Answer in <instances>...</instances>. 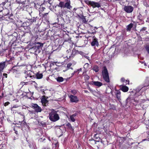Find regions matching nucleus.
I'll return each instance as SVG.
<instances>
[{
    "instance_id": "6e6d98bb",
    "label": "nucleus",
    "mask_w": 149,
    "mask_h": 149,
    "mask_svg": "<svg viewBox=\"0 0 149 149\" xmlns=\"http://www.w3.org/2000/svg\"><path fill=\"white\" fill-rule=\"evenodd\" d=\"M71 68V69H73V68Z\"/></svg>"
},
{
    "instance_id": "c9c22d12",
    "label": "nucleus",
    "mask_w": 149,
    "mask_h": 149,
    "mask_svg": "<svg viewBox=\"0 0 149 149\" xmlns=\"http://www.w3.org/2000/svg\"><path fill=\"white\" fill-rule=\"evenodd\" d=\"M142 16L140 14H139V15L138 16V19H139L140 20H142Z\"/></svg>"
},
{
    "instance_id": "423d86ee",
    "label": "nucleus",
    "mask_w": 149,
    "mask_h": 149,
    "mask_svg": "<svg viewBox=\"0 0 149 149\" xmlns=\"http://www.w3.org/2000/svg\"><path fill=\"white\" fill-rule=\"evenodd\" d=\"M32 106L35 109L36 111L37 112H40L42 111L41 108L39 107L37 104H32Z\"/></svg>"
},
{
    "instance_id": "f704fd0d",
    "label": "nucleus",
    "mask_w": 149,
    "mask_h": 149,
    "mask_svg": "<svg viewBox=\"0 0 149 149\" xmlns=\"http://www.w3.org/2000/svg\"><path fill=\"white\" fill-rule=\"evenodd\" d=\"M146 48V50L148 52V53L149 54V45L147 46Z\"/></svg>"
},
{
    "instance_id": "9d476101",
    "label": "nucleus",
    "mask_w": 149,
    "mask_h": 149,
    "mask_svg": "<svg viewBox=\"0 0 149 149\" xmlns=\"http://www.w3.org/2000/svg\"><path fill=\"white\" fill-rule=\"evenodd\" d=\"M5 63V62H4L0 63V72H1L4 69Z\"/></svg>"
},
{
    "instance_id": "a878e982",
    "label": "nucleus",
    "mask_w": 149,
    "mask_h": 149,
    "mask_svg": "<svg viewBox=\"0 0 149 149\" xmlns=\"http://www.w3.org/2000/svg\"><path fill=\"white\" fill-rule=\"evenodd\" d=\"M37 17H33V18H31L30 19V21L31 22H36V19Z\"/></svg>"
},
{
    "instance_id": "bf43d9fd",
    "label": "nucleus",
    "mask_w": 149,
    "mask_h": 149,
    "mask_svg": "<svg viewBox=\"0 0 149 149\" xmlns=\"http://www.w3.org/2000/svg\"><path fill=\"white\" fill-rule=\"evenodd\" d=\"M25 78H27V77H26Z\"/></svg>"
},
{
    "instance_id": "72a5a7b5",
    "label": "nucleus",
    "mask_w": 149,
    "mask_h": 149,
    "mask_svg": "<svg viewBox=\"0 0 149 149\" xmlns=\"http://www.w3.org/2000/svg\"><path fill=\"white\" fill-rule=\"evenodd\" d=\"M72 65V63H69L67 64V67L68 69L70 68V67Z\"/></svg>"
},
{
    "instance_id": "603ef678",
    "label": "nucleus",
    "mask_w": 149,
    "mask_h": 149,
    "mask_svg": "<svg viewBox=\"0 0 149 149\" xmlns=\"http://www.w3.org/2000/svg\"><path fill=\"white\" fill-rule=\"evenodd\" d=\"M74 74V73H73L72 74V75H73Z\"/></svg>"
},
{
    "instance_id": "c756f323",
    "label": "nucleus",
    "mask_w": 149,
    "mask_h": 149,
    "mask_svg": "<svg viewBox=\"0 0 149 149\" xmlns=\"http://www.w3.org/2000/svg\"><path fill=\"white\" fill-rule=\"evenodd\" d=\"M77 52H78V50H76L75 49H73L72 51V54L71 55H75Z\"/></svg>"
},
{
    "instance_id": "49530a36",
    "label": "nucleus",
    "mask_w": 149,
    "mask_h": 149,
    "mask_svg": "<svg viewBox=\"0 0 149 149\" xmlns=\"http://www.w3.org/2000/svg\"><path fill=\"white\" fill-rule=\"evenodd\" d=\"M82 70V69L81 68H80L79 69L77 70L78 71H81Z\"/></svg>"
},
{
    "instance_id": "13d9d810",
    "label": "nucleus",
    "mask_w": 149,
    "mask_h": 149,
    "mask_svg": "<svg viewBox=\"0 0 149 149\" xmlns=\"http://www.w3.org/2000/svg\"><path fill=\"white\" fill-rule=\"evenodd\" d=\"M34 149H37L36 148H34Z\"/></svg>"
},
{
    "instance_id": "6e6552de",
    "label": "nucleus",
    "mask_w": 149,
    "mask_h": 149,
    "mask_svg": "<svg viewBox=\"0 0 149 149\" xmlns=\"http://www.w3.org/2000/svg\"><path fill=\"white\" fill-rule=\"evenodd\" d=\"M72 8L70 5V1L69 0H67L66 2L64 3V8H66L68 9H70Z\"/></svg>"
},
{
    "instance_id": "37998d69",
    "label": "nucleus",
    "mask_w": 149,
    "mask_h": 149,
    "mask_svg": "<svg viewBox=\"0 0 149 149\" xmlns=\"http://www.w3.org/2000/svg\"><path fill=\"white\" fill-rule=\"evenodd\" d=\"M126 82L127 84H129V80H126Z\"/></svg>"
},
{
    "instance_id": "5fc2aeb1",
    "label": "nucleus",
    "mask_w": 149,
    "mask_h": 149,
    "mask_svg": "<svg viewBox=\"0 0 149 149\" xmlns=\"http://www.w3.org/2000/svg\"><path fill=\"white\" fill-rule=\"evenodd\" d=\"M82 53L83 52H80V53Z\"/></svg>"
},
{
    "instance_id": "4be33fe9",
    "label": "nucleus",
    "mask_w": 149,
    "mask_h": 149,
    "mask_svg": "<svg viewBox=\"0 0 149 149\" xmlns=\"http://www.w3.org/2000/svg\"><path fill=\"white\" fill-rule=\"evenodd\" d=\"M56 80L58 82H61L63 81V78L62 77H58L56 79Z\"/></svg>"
},
{
    "instance_id": "b1692460",
    "label": "nucleus",
    "mask_w": 149,
    "mask_h": 149,
    "mask_svg": "<svg viewBox=\"0 0 149 149\" xmlns=\"http://www.w3.org/2000/svg\"><path fill=\"white\" fill-rule=\"evenodd\" d=\"M42 74L41 73H38L36 74V77L38 79H41L42 77Z\"/></svg>"
},
{
    "instance_id": "393cba45",
    "label": "nucleus",
    "mask_w": 149,
    "mask_h": 149,
    "mask_svg": "<svg viewBox=\"0 0 149 149\" xmlns=\"http://www.w3.org/2000/svg\"><path fill=\"white\" fill-rule=\"evenodd\" d=\"M66 126H68V127L70 130H74L73 128L72 127L71 124L70 123H68L66 124Z\"/></svg>"
},
{
    "instance_id": "473e14b6",
    "label": "nucleus",
    "mask_w": 149,
    "mask_h": 149,
    "mask_svg": "<svg viewBox=\"0 0 149 149\" xmlns=\"http://www.w3.org/2000/svg\"><path fill=\"white\" fill-rule=\"evenodd\" d=\"M147 29V28L145 27H143L141 29L140 31L141 32H143L144 31H146Z\"/></svg>"
},
{
    "instance_id": "e433bc0d",
    "label": "nucleus",
    "mask_w": 149,
    "mask_h": 149,
    "mask_svg": "<svg viewBox=\"0 0 149 149\" xmlns=\"http://www.w3.org/2000/svg\"><path fill=\"white\" fill-rule=\"evenodd\" d=\"M84 77L87 80H88L90 78L87 75H85L84 76Z\"/></svg>"
},
{
    "instance_id": "79ce46f5",
    "label": "nucleus",
    "mask_w": 149,
    "mask_h": 149,
    "mask_svg": "<svg viewBox=\"0 0 149 149\" xmlns=\"http://www.w3.org/2000/svg\"><path fill=\"white\" fill-rule=\"evenodd\" d=\"M125 80V79L124 78H122L121 79V81L122 82H124Z\"/></svg>"
},
{
    "instance_id": "5701e85b",
    "label": "nucleus",
    "mask_w": 149,
    "mask_h": 149,
    "mask_svg": "<svg viewBox=\"0 0 149 149\" xmlns=\"http://www.w3.org/2000/svg\"><path fill=\"white\" fill-rule=\"evenodd\" d=\"M92 69L96 72H97L99 71V67L97 65H95L93 67Z\"/></svg>"
},
{
    "instance_id": "4468645a",
    "label": "nucleus",
    "mask_w": 149,
    "mask_h": 149,
    "mask_svg": "<svg viewBox=\"0 0 149 149\" xmlns=\"http://www.w3.org/2000/svg\"><path fill=\"white\" fill-rule=\"evenodd\" d=\"M133 24L132 23H130L128 25L127 27V31H130L131 30L132 28L133 27Z\"/></svg>"
},
{
    "instance_id": "4c0bfd02",
    "label": "nucleus",
    "mask_w": 149,
    "mask_h": 149,
    "mask_svg": "<svg viewBox=\"0 0 149 149\" xmlns=\"http://www.w3.org/2000/svg\"><path fill=\"white\" fill-rule=\"evenodd\" d=\"M10 104V102H5L4 104V105L5 106H6Z\"/></svg>"
},
{
    "instance_id": "a211bd4d",
    "label": "nucleus",
    "mask_w": 149,
    "mask_h": 149,
    "mask_svg": "<svg viewBox=\"0 0 149 149\" xmlns=\"http://www.w3.org/2000/svg\"><path fill=\"white\" fill-rule=\"evenodd\" d=\"M33 10V8L31 7L29 9H27V10H26V11L29 13V14L31 16H32L31 13H32Z\"/></svg>"
},
{
    "instance_id": "052dcab7",
    "label": "nucleus",
    "mask_w": 149,
    "mask_h": 149,
    "mask_svg": "<svg viewBox=\"0 0 149 149\" xmlns=\"http://www.w3.org/2000/svg\"><path fill=\"white\" fill-rule=\"evenodd\" d=\"M148 121H149V120H148Z\"/></svg>"
},
{
    "instance_id": "f03ea898",
    "label": "nucleus",
    "mask_w": 149,
    "mask_h": 149,
    "mask_svg": "<svg viewBox=\"0 0 149 149\" xmlns=\"http://www.w3.org/2000/svg\"><path fill=\"white\" fill-rule=\"evenodd\" d=\"M49 116L50 120L53 122H56L59 119L58 115L54 111H52L49 113Z\"/></svg>"
},
{
    "instance_id": "cd10ccee",
    "label": "nucleus",
    "mask_w": 149,
    "mask_h": 149,
    "mask_svg": "<svg viewBox=\"0 0 149 149\" xmlns=\"http://www.w3.org/2000/svg\"><path fill=\"white\" fill-rule=\"evenodd\" d=\"M17 113L18 114H19L20 115H21V116H22L23 117V120L22 121H22H24L25 118V116L24 114L22 113L21 112H17Z\"/></svg>"
},
{
    "instance_id": "f257e3e1",
    "label": "nucleus",
    "mask_w": 149,
    "mask_h": 149,
    "mask_svg": "<svg viewBox=\"0 0 149 149\" xmlns=\"http://www.w3.org/2000/svg\"><path fill=\"white\" fill-rule=\"evenodd\" d=\"M102 73L104 80L107 83L109 82L110 80L108 72L105 66L104 67Z\"/></svg>"
},
{
    "instance_id": "a18cd8bd",
    "label": "nucleus",
    "mask_w": 149,
    "mask_h": 149,
    "mask_svg": "<svg viewBox=\"0 0 149 149\" xmlns=\"http://www.w3.org/2000/svg\"><path fill=\"white\" fill-rule=\"evenodd\" d=\"M89 64L88 63H86L85 65L84 66H86L87 67H88V66Z\"/></svg>"
},
{
    "instance_id": "09e8293b",
    "label": "nucleus",
    "mask_w": 149,
    "mask_h": 149,
    "mask_svg": "<svg viewBox=\"0 0 149 149\" xmlns=\"http://www.w3.org/2000/svg\"><path fill=\"white\" fill-rule=\"evenodd\" d=\"M89 89L91 91H92V90L91 89L89 88Z\"/></svg>"
},
{
    "instance_id": "aec40b11",
    "label": "nucleus",
    "mask_w": 149,
    "mask_h": 149,
    "mask_svg": "<svg viewBox=\"0 0 149 149\" xmlns=\"http://www.w3.org/2000/svg\"><path fill=\"white\" fill-rule=\"evenodd\" d=\"M58 6L61 8H64V2L63 1L60 2Z\"/></svg>"
},
{
    "instance_id": "ddd939ff",
    "label": "nucleus",
    "mask_w": 149,
    "mask_h": 149,
    "mask_svg": "<svg viewBox=\"0 0 149 149\" xmlns=\"http://www.w3.org/2000/svg\"><path fill=\"white\" fill-rule=\"evenodd\" d=\"M41 102L44 106H46V104L47 103L48 101L45 97H43L41 100Z\"/></svg>"
},
{
    "instance_id": "c85d7f7f",
    "label": "nucleus",
    "mask_w": 149,
    "mask_h": 149,
    "mask_svg": "<svg viewBox=\"0 0 149 149\" xmlns=\"http://www.w3.org/2000/svg\"><path fill=\"white\" fill-rule=\"evenodd\" d=\"M71 93L74 95H75L77 93V91L75 90H71Z\"/></svg>"
},
{
    "instance_id": "20e7f679",
    "label": "nucleus",
    "mask_w": 149,
    "mask_h": 149,
    "mask_svg": "<svg viewBox=\"0 0 149 149\" xmlns=\"http://www.w3.org/2000/svg\"><path fill=\"white\" fill-rule=\"evenodd\" d=\"M134 7L130 6H125L123 9L125 12L130 13H132L134 10Z\"/></svg>"
},
{
    "instance_id": "a19ab883",
    "label": "nucleus",
    "mask_w": 149,
    "mask_h": 149,
    "mask_svg": "<svg viewBox=\"0 0 149 149\" xmlns=\"http://www.w3.org/2000/svg\"><path fill=\"white\" fill-rule=\"evenodd\" d=\"M3 76L5 77L6 78H7V74L6 73H4L3 74Z\"/></svg>"
},
{
    "instance_id": "412c9836",
    "label": "nucleus",
    "mask_w": 149,
    "mask_h": 149,
    "mask_svg": "<svg viewBox=\"0 0 149 149\" xmlns=\"http://www.w3.org/2000/svg\"><path fill=\"white\" fill-rule=\"evenodd\" d=\"M31 7V6L29 5V3H28L27 4L24 6L23 9L26 11L27 9H29Z\"/></svg>"
},
{
    "instance_id": "c03bdc74",
    "label": "nucleus",
    "mask_w": 149,
    "mask_h": 149,
    "mask_svg": "<svg viewBox=\"0 0 149 149\" xmlns=\"http://www.w3.org/2000/svg\"><path fill=\"white\" fill-rule=\"evenodd\" d=\"M2 72H0V80H1V79L2 77Z\"/></svg>"
},
{
    "instance_id": "39448f33",
    "label": "nucleus",
    "mask_w": 149,
    "mask_h": 149,
    "mask_svg": "<svg viewBox=\"0 0 149 149\" xmlns=\"http://www.w3.org/2000/svg\"><path fill=\"white\" fill-rule=\"evenodd\" d=\"M70 101L72 102L77 103L79 101V99L77 96L71 95L69 96Z\"/></svg>"
},
{
    "instance_id": "1a4fd4ad",
    "label": "nucleus",
    "mask_w": 149,
    "mask_h": 149,
    "mask_svg": "<svg viewBox=\"0 0 149 149\" xmlns=\"http://www.w3.org/2000/svg\"><path fill=\"white\" fill-rule=\"evenodd\" d=\"M121 90L124 92H127L129 89L128 88L125 86L122 85L120 86Z\"/></svg>"
},
{
    "instance_id": "6ab92c4d",
    "label": "nucleus",
    "mask_w": 149,
    "mask_h": 149,
    "mask_svg": "<svg viewBox=\"0 0 149 149\" xmlns=\"http://www.w3.org/2000/svg\"><path fill=\"white\" fill-rule=\"evenodd\" d=\"M20 3L23 5H25L28 4V0H21L20 1Z\"/></svg>"
},
{
    "instance_id": "3c124183",
    "label": "nucleus",
    "mask_w": 149,
    "mask_h": 149,
    "mask_svg": "<svg viewBox=\"0 0 149 149\" xmlns=\"http://www.w3.org/2000/svg\"><path fill=\"white\" fill-rule=\"evenodd\" d=\"M43 149H47L46 148H44Z\"/></svg>"
},
{
    "instance_id": "de8ad7c7",
    "label": "nucleus",
    "mask_w": 149,
    "mask_h": 149,
    "mask_svg": "<svg viewBox=\"0 0 149 149\" xmlns=\"http://www.w3.org/2000/svg\"><path fill=\"white\" fill-rule=\"evenodd\" d=\"M84 91L85 93H88V92L87 91L85 90Z\"/></svg>"
},
{
    "instance_id": "2f4dec72",
    "label": "nucleus",
    "mask_w": 149,
    "mask_h": 149,
    "mask_svg": "<svg viewBox=\"0 0 149 149\" xmlns=\"http://www.w3.org/2000/svg\"><path fill=\"white\" fill-rule=\"evenodd\" d=\"M40 6L38 3L36 4L35 3L34 7L37 9L38 8H39L40 7Z\"/></svg>"
},
{
    "instance_id": "ea45409f",
    "label": "nucleus",
    "mask_w": 149,
    "mask_h": 149,
    "mask_svg": "<svg viewBox=\"0 0 149 149\" xmlns=\"http://www.w3.org/2000/svg\"><path fill=\"white\" fill-rule=\"evenodd\" d=\"M33 82L35 83V82L34 81H29V82H26V83H29V84H32Z\"/></svg>"
},
{
    "instance_id": "7c9ffc66",
    "label": "nucleus",
    "mask_w": 149,
    "mask_h": 149,
    "mask_svg": "<svg viewBox=\"0 0 149 149\" xmlns=\"http://www.w3.org/2000/svg\"><path fill=\"white\" fill-rule=\"evenodd\" d=\"M48 13H44L43 14H41V16H42L43 17H44V18H46V16L48 15Z\"/></svg>"
},
{
    "instance_id": "7ed1b4c3",
    "label": "nucleus",
    "mask_w": 149,
    "mask_h": 149,
    "mask_svg": "<svg viewBox=\"0 0 149 149\" xmlns=\"http://www.w3.org/2000/svg\"><path fill=\"white\" fill-rule=\"evenodd\" d=\"M85 3L88 5H90L92 6L93 8L96 7L99 8L101 6L100 4L98 2H95L93 1H91L88 0L85 1Z\"/></svg>"
},
{
    "instance_id": "dca6fc26",
    "label": "nucleus",
    "mask_w": 149,
    "mask_h": 149,
    "mask_svg": "<svg viewBox=\"0 0 149 149\" xmlns=\"http://www.w3.org/2000/svg\"><path fill=\"white\" fill-rule=\"evenodd\" d=\"M77 115V114L75 113L70 116V118L72 121L74 122L75 121L74 117L76 116Z\"/></svg>"
},
{
    "instance_id": "4d7b16f0",
    "label": "nucleus",
    "mask_w": 149,
    "mask_h": 149,
    "mask_svg": "<svg viewBox=\"0 0 149 149\" xmlns=\"http://www.w3.org/2000/svg\"><path fill=\"white\" fill-rule=\"evenodd\" d=\"M12 95V94H10V95Z\"/></svg>"
},
{
    "instance_id": "2eb2a0df",
    "label": "nucleus",
    "mask_w": 149,
    "mask_h": 149,
    "mask_svg": "<svg viewBox=\"0 0 149 149\" xmlns=\"http://www.w3.org/2000/svg\"><path fill=\"white\" fill-rule=\"evenodd\" d=\"M43 46V44L42 43L38 42L36 43V47L38 49L41 47H42Z\"/></svg>"
},
{
    "instance_id": "864d4df0",
    "label": "nucleus",
    "mask_w": 149,
    "mask_h": 149,
    "mask_svg": "<svg viewBox=\"0 0 149 149\" xmlns=\"http://www.w3.org/2000/svg\"><path fill=\"white\" fill-rule=\"evenodd\" d=\"M76 71H74V73H76Z\"/></svg>"
},
{
    "instance_id": "bb28decb",
    "label": "nucleus",
    "mask_w": 149,
    "mask_h": 149,
    "mask_svg": "<svg viewBox=\"0 0 149 149\" xmlns=\"http://www.w3.org/2000/svg\"><path fill=\"white\" fill-rule=\"evenodd\" d=\"M19 106L17 105H15L13 106L11 108V110L12 111H13V113H14L13 111H14V110L13 109L14 108H17Z\"/></svg>"
},
{
    "instance_id": "f3484780",
    "label": "nucleus",
    "mask_w": 149,
    "mask_h": 149,
    "mask_svg": "<svg viewBox=\"0 0 149 149\" xmlns=\"http://www.w3.org/2000/svg\"><path fill=\"white\" fill-rule=\"evenodd\" d=\"M45 9V8L43 7L42 5H40V7L39 8V15L40 16H41V12L44 11Z\"/></svg>"
},
{
    "instance_id": "58836bf2",
    "label": "nucleus",
    "mask_w": 149,
    "mask_h": 149,
    "mask_svg": "<svg viewBox=\"0 0 149 149\" xmlns=\"http://www.w3.org/2000/svg\"><path fill=\"white\" fill-rule=\"evenodd\" d=\"M82 19L83 22H86V19L84 16H83L82 18Z\"/></svg>"
},
{
    "instance_id": "0eeeda50",
    "label": "nucleus",
    "mask_w": 149,
    "mask_h": 149,
    "mask_svg": "<svg viewBox=\"0 0 149 149\" xmlns=\"http://www.w3.org/2000/svg\"><path fill=\"white\" fill-rule=\"evenodd\" d=\"M99 45L97 39L95 37H93V39L91 42V45L93 46H98Z\"/></svg>"
},
{
    "instance_id": "9b49d317",
    "label": "nucleus",
    "mask_w": 149,
    "mask_h": 149,
    "mask_svg": "<svg viewBox=\"0 0 149 149\" xmlns=\"http://www.w3.org/2000/svg\"><path fill=\"white\" fill-rule=\"evenodd\" d=\"M93 83L94 85L98 87L101 86L102 85V84L101 82L98 81H93Z\"/></svg>"
},
{
    "instance_id": "8fccbe9b",
    "label": "nucleus",
    "mask_w": 149,
    "mask_h": 149,
    "mask_svg": "<svg viewBox=\"0 0 149 149\" xmlns=\"http://www.w3.org/2000/svg\"><path fill=\"white\" fill-rule=\"evenodd\" d=\"M49 3L50 4H51V3H50V1H49Z\"/></svg>"
},
{
    "instance_id": "f8f14e48",
    "label": "nucleus",
    "mask_w": 149,
    "mask_h": 149,
    "mask_svg": "<svg viewBox=\"0 0 149 149\" xmlns=\"http://www.w3.org/2000/svg\"><path fill=\"white\" fill-rule=\"evenodd\" d=\"M115 90L116 91V95L117 98L118 100H119L120 99V92L119 91H117L116 90V88H115Z\"/></svg>"
}]
</instances>
